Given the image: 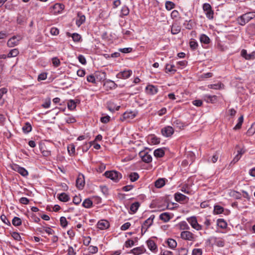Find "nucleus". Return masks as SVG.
<instances>
[{
    "mask_svg": "<svg viewBox=\"0 0 255 255\" xmlns=\"http://www.w3.org/2000/svg\"><path fill=\"white\" fill-rule=\"evenodd\" d=\"M111 117L109 116L102 117L100 119V121L104 124L108 123L110 120Z\"/></svg>",
    "mask_w": 255,
    "mask_h": 255,
    "instance_id": "obj_54",
    "label": "nucleus"
},
{
    "mask_svg": "<svg viewBox=\"0 0 255 255\" xmlns=\"http://www.w3.org/2000/svg\"><path fill=\"white\" fill-rule=\"evenodd\" d=\"M208 242L210 243L215 244L218 247H223L224 246V240L221 238H217L215 237H211L208 239Z\"/></svg>",
    "mask_w": 255,
    "mask_h": 255,
    "instance_id": "obj_5",
    "label": "nucleus"
},
{
    "mask_svg": "<svg viewBox=\"0 0 255 255\" xmlns=\"http://www.w3.org/2000/svg\"><path fill=\"white\" fill-rule=\"evenodd\" d=\"M139 203L138 202L132 203L130 207V210L132 213H135L139 207Z\"/></svg>",
    "mask_w": 255,
    "mask_h": 255,
    "instance_id": "obj_36",
    "label": "nucleus"
},
{
    "mask_svg": "<svg viewBox=\"0 0 255 255\" xmlns=\"http://www.w3.org/2000/svg\"><path fill=\"white\" fill-rule=\"evenodd\" d=\"M241 55L242 57L245 58L246 60H252L255 59V52H253L250 54H248L247 51L245 49H243L241 51Z\"/></svg>",
    "mask_w": 255,
    "mask_h": 255,
    "instance_id": "obj_14",
    "label": "nucleus"
},
{
    "mask_svg": "<svg viewBox=\"0 0 255 255\" xmlns=\"http://www.w3.org/2000/svg\"><path fill=\"white\" fill-rule=\"evenodd\" d=\"M12 223L14 226H18L21 224V220L19 218L14 217L12 219Z\"/></svg>",
    "mask_w": 255,
    "mask_h": 255,
    "instance_id": "obj_44",
    "label": "nucleus"
},
{
    "mask_svg": "<svg viewBox=\"0 0 255 255\" xmlns=\"http://www.w3.org/2000/svg\"><path fill=\"white\" fill-rule=\"evenodd\" d=\"M0 220H1V221L4 224H6L7 225H10V222L8 221V220L7 219V217L4 215H1L0 216Z\"/></svg>",
    "mask_w": 255,
    "mask_h": 255,
    "instance_id": "obj_53",
    "label": "nucleus"
},
{
    "mask_svg": "<svg viewBox=\"0 0 255 255\" xmlns=\"http://www.w3.org/2000/svg\"><path fill=\"white\" fill-rule=\"evenodd\" d=\"M128 177L131 182L136 181L139 177V175L136 172H131L129 175Z\"/></svg>",
    "mask_w": 255,
    "mask_h": 255,
    "instance_id": "obj_38",
    "label": "nucleus"
},
{
    "mask_svg": "<svg viewBox=\"0 0 255 255\" xmlns=\"http://www.w3.org/2000/svg\"><path fill=\"white\" fill-rule=\"evenodd\" d=\"M78 59L79 61L83 65H85L86 64V60L85 58V57L82 55H80L78 57Z\"/></svg>",
    "mask_w": 255,
    "mask_h": 255,
    "instance_id": "obj_61",
    "label": "nucleus"
},
{
    "mask_svg": "<svg viewBox=\"0 0 255 255\" xmlns=\"http://www.w3.org/2000/svg\"><path fill=\"white\" fill-rule=\"evenodd\" d=\"M19 54V51L17 49H13L8 53L7 57L8 58L16 57Z\"/></svg>",
    "mask_w": 255,
    "mask_h": 255,
    "instance_id": "obj_37",
    "label": "nucleus"
},
{
    "mask_svg": "<svg viewBox=\"0 0 255 255\" xmlns=\"http://www.w3.org/2000/svg\"><path fill=\"white\" fill-rule=\"evenodd\" d=\"M168 245L171 249H174L177 246V243L176 241L172 239H169L167 241Z\"/></svg>",
    "mask_w": 255,
    "mask_h": 255,
    "instance_id": "obj_42",
    "label": "nucleus"
},
{
    "mask_svg": "<svg viewBox=\"0 0 255 255\" xmlns=\"http://www.w3.org/2000/svg\"><path fill=\"white\" fill-rule=\"evenodd\" d=\"M255 133V128H253V126L247 131V134L249 136L253 135Z\"/></svg>",
    "mask_w": 255,
    "mask_h": 255,
    "instance_id": "obj_64",
    "label": "nucleus"
},
{
    "mask_svg": "<svg viewBox=\"0 0 255 255\" xmlns=\"http://www.w3.org/2000/svg\"><path fill=\"white\" fill-rule=\"evenodd\" d=\"M91 240V238L89 236L84 237L83 239V244L86 246H89Z\"/></svg>",
    "mask_w": 255,
    "mask_h": 255,
    "instance_id": "obj_60",
    "label": "nucleus"
},
{
    "mask_svg": "<svg viewBox=\"0 0 255 255\" xmlns=\"http://www.w3.org/2000/svg\"><path fill=\"white\" fill-rule=\"evenodd\" d=\"M135 116V113L132 111H127L123 114L121 119L122 121H124L127 120L132 119Z\"/></svg>",
    "mask_w": 255,
    "mask_h": 255,
    "instance_id": "obj_13",
    "label": "nucleus"
},
{
    "mask_svg": "<svg viewBox=\"0 0 255 255\" xmlns=\"http://www.w3.org/2000/svg\"><path fill=\"white\" fill-rule=\"evenodd\" d=\"M231 195L234 198L237 199H240L242 197L241 193L236 191H232L231 192Z\"/></svg>",
    "mask_w": 255,
    "mask_h": 255,
    "instance_id": "obj_50",
    "label": "nucleus"
},
{
    "mask_svg": "<svg viewBox=\"0 0 255 255\" xmlns=\"http://www.w3.org/2000/svg\"><path fill=\"white\" fill-rule=\"evenodd\" d=\"M187 221L191 226L196 230L200 231L202 229V226L198 224L197 218L195 216H192L187 219Z\"/></svg>",
    "mask_w": 255,
    "mask_h": 255,
    "instance_id": "obj_4",
    "label": "nucleus"
},
{
    "mask_svg": "<svg viewBox=\"0 0 255 255\" xmlns=\"http://www.w3.org/2000/svg\"><path fill=\"white\" fill-rule=\"evenodd\" d=\"M138 155L142 161L145 163H149L152 161V156L145 150L140 151Z\"/></svg>",
    "mask_w": 255,
    "mask_h": 255,
    "instance_id": "obj_6",
    "label": "nucleus"
},
{
    "mask_svg": "<svg viewBox=\"0 0 255 255\" xmlns=\"http://www.w3.org/2000/svg\"><path fill=\"white\" fill-rule=\"evenodd\" d=\"M52 64L54 66L57 67L60 64V61L59 59L57 57H54L52 59Z\"/></svg>",
    "mask_w": 255,
    "mask_h": 255,
    "instance_id": "obj_55",
    "label": "nucleus"
},
{
    "mask_svg": "<svg viewBox=\"0 0 255 255\" xmlns=\"http://www.w3.org/2000/svg\"><path fill=\"white\" fill-rule=\"evenodd\" d=\"M132 74L131 70H124L118 73L117 77L119 79H126L130 77Z\"/></svg>",
    "mask_w": 255,
    "mask_h": 255,
    "instance_id": "obj_12",
    "label": "nucleus"
},
{
    "mask_svg": "<svg viewBox=\"0 0 255 255\" xmlns=\"http://www.w3.org/2000/svg\"><path fill=\"white\" fill-rule=\"evenodd\" d=\"M67 149L70 155L74 154L75 151V146L73 144H69L67 147Z\"/></svg>",
    "mask_w": 255,
    "mask_h": 255,
    "instance_id": "obj_48",
    "label": "nucleus"
},
{
    "mask_svg": "<svg viewBox=\"0 0 255 255\" xmlns=\"http://www.w3.org/2000/svg\"><path fill=\"white\" fill-rule=\"evenodd\" d=\"M202 251L200 249H195L192 251V255H202Z\"/></svg>",
    "mask_w": 255,
    "mask_h": 255,
    "instance_id": "obj_62",
    "label": "nucleus"
},
{
    "mask_svg": "<svg viewBox=\"0 0 255 255\" xmlns=\"http://www.w3.org/2000/svg\"><path fill=\"white\" fill-rule=\"evenodd\" d=\"M179 15V13L177 10H173L171 13V17L172 19L177 18Z\"/></svg>",
    "mask_w": 255,
    "mask_h": 255,
    "instance_id": "obj_63",
    "label": "nucleus"
},
{
    "mask_svg": "<svg viewBox=\"0 0 255 255\" xmlns=\"http://www.w3.org/2000/svg\"><path fill=\"white\" fill-rule=\"evenodd\" d=\"M200 40L201 43L204 44H209L210 41V39L208 36L205 34H201L200 37Z\"/></svg>",
    "mask_w": 255,
    "mask_h": 255,
    "instance_id": "obj_31",
    "label": "nucleus"
},
{
    "mask_svg": "<svg viewBox=\"0 0 255 255\" xmlns=\"http://www.w3.org/2000/svg\"><path fill=\"white\" fill-rule=\"evenodd\" d=\"M162 135L166 137H170L174 133V130L171 126H166L163 128L161 130Z\"/></svg>",
    "mask_w": 255,
    "mask_h": 255,
    "instance_id": "obj_7",
    "label": "nucleus"
},
{
    "mask_svg": "<svg viewBox=\"0 0 255 255\" xmlns=\"http://www.w3.org/2000/svg\"><path fill=\"white\" fill-rule=\"evenodd\" d=\"M129 10L128 6L124 5L122 7L121 10V14L120 16L121 17H123L125 16H127L129 14Z\"/></svg>",
    "mask_w": 255,
    "mask_h": 255,
    "instance_id": "obj_28",
    "label": "nucleus"
},
{
    "mask_svg": "<svg viewBox=\"0 0 255 255\" xmlns=\"http://www.w3.org/2000/svg\"><path fill=\"white\" fill-rule=\"evenodd\" d=\"M110 226L109 223L105 220L99 221L97 223V227L100 230H105L109 228Z\"/></svg>",
    "mask_w": 255,
    "mask_h": 255,
    "instance_id": "obj_15",
    "label": "nucleus"
},
{
    "mask_svg": "<svg viewBox=\"0 0 255 255\" xmlns=\"http://www.w3.org/2000/svg\"><path fill=\"white\" fill-rule=\"evenodd\" d=\"M244 121V116L242 115L241 117H240L238 120V123L235 126V127L233 128L234 130H237L239 129H240L242 124Z\"/></svg>",
    "mask_w": 255,
    "mask_h": 255,
    "instance_id": "obj_33",
    "label": "nucleus"
},
{
    "mask_svg": "<svg viewBox=\"0 0 255 255\" xmlns=\"http://www.w3.org/2000/svg\"><path fill=\"white\" fill-rule=\"evenodd\" d=\"M65 122L68 124H72L76 122L75 118L73 116H67L65 118Z\"/></svg>",
    "mask_w": 255,
    "mask_h": 255,
    "instance_id": "obj_47",
    "label": "nucleus"
},
{
    "mask_svg": "<svg viewBox=\"0 0 255 255\" xmlns=\"http://www.w3.org/2000/svg\"><path fill=\"white\" fill-rule=\"evenodd\" d=\"M208 87L210 89H213L215 90H219L223 88L224 85L221 83H219L217 84H211L208 86Z\"/></svg>",
    "mask_w": 255,
    "mask_h": 255,
    "instance_id": "obj_35",
    "label": "nucleus"
},
{
    "mask_svg": "<svg viewBox=\"0 0 255 255\" xmlns=\"http://www.w3.org/2000/svg\"><path fill=\"white\" fill-rule=\"evenodd\" d=\"M22 129V131H23L24 133H28L31 131L32 127H31V124L27 122V123H25V124L23 126Z\"/></svg>",
    "mask_w": 255,
    "mask_h": 255,
    "instance_id": "obj_25",
    "label": "nucleus"
},
{
    "mask_svg": "<svg viewBox=\"0 0 255 255\" xmlns=\"http://www.w3.org/2000/svg\"><path fill=\"white\" fill-rule=\"evenodd\" d=\"M174 198L175 201L179 202L186 201L188 199L187 196L180 193H175L174 195Z\"/></svg>",
    "mask_w": 255,
    "mask_h": 255,
    "instance_id": "obj_19",
    "label": "nucleus"
},
{
    "mask_svg": "<svg viewBox=\"0 0 255 255\" xmlns=\"http://www.w3.org/2000/svg\"><path fill=\"white\" fill-rule=\"evenodd\" d=\"M104 86L106 87L110 88V89H114L117 87V85L115 82L111 80L107 81L105 83Z\"/></svg>",
    "mask_w": 255,
    "mask_h": 255,
    "instance_id": "obj_39",
    "label": "nucleus"
},
{
    "mask_svg": "<svg viewBox=\"0 0 255 255\" xmlns=\"http://www.w3.org/2000/svg\"><path fill=\"white\" fill-rule=\"evenodd\" d=\"M12 169L15 171L19 173L22 176L25 177L27 176L28 174V172L27 170H26L24 168L19 166L17 164H13L12 165Z\"/></svg>",
    "mask_w": 255,
    "mask_h": 255,
    "instance_id": "obj_11",
    "label": "nucleus"
},
{
    "mask_svg": "<svg viewBox=\"0 0 255 255\" xmlns=\"http://www.w3.org/2000/svg\"><path fill=\"white\" fill-rule=\"evenodd\" d=\"M72 37L75 42H79L81 38V35L77 33H73Z\"/></svg>",
    "mask_w": 255,
    "mask_h": 255,
    "instance_id": "obj_56",
    "label": "nucleus"
},
{
    "mask_svg": "<svg viewBox=\"0 0 255 255\" xmlns=\"http://www.w3.org/2000/svg\"><path fill=\"white\" fill-rule=\"evenodd\" d=\"M251 20V19L250 17L247 13L243 14L242 15H240L237 18V19L238 24L242 26L245 25Z\"/></svg>",
    "mask_w": 255,
    "mask_h": 255,
    "instance_id": "obj_9",
    "label": "nucleus"
},
{
    "mask_svg": "<svg viewBox=\"0 0 255 255\" xmlns=\"http://www.w3.org/2000/svg\"><path fill=\"white\" fill-rule=\"evenodd\" d=\"M224 211V209L222 207L219 205H216L214 206V212L217 214L222 213Z\"/></svg>",
    "mask_w": 255,
    "mask_h": 255,
    "instance_id": "obj_45",
    "label": "nucleus"
},
{
    "mask_svg": "<svg viewBox=\"0 0 255 255\" xmlns=\"http://www.w3.org/2000/svg\"><path fill=\"white\" fill-rule=\"evenodd\" d=\"M217 225L219 227L222 229H225L227 227V222L223 219H218L217 221Z\"/></svg>",
    "mask_w": 255,
    "mask_h": 255,
    "instance_id": "obj_27",
    "label": "nucleus"
},
{
    "mask_svg": "<svg viewBox=\"0 0 255 255\" xmlns=\"http://www.w3.org/2000/svg\"><path fill=\"white\" fill-rule=\"evenodd\" d=\"M179 228L182 230H188L190 229L189 226L185 221H182L178 224Z\"/></svg>",
    "mask_w": 255,
    "mask_h": 255,
    "instance_id": "obj_40",
    "label": "nucleus"
},
{
    "mask_svg": "<svg viewBox=\"0 0 255 255\" xmlns=\"http://www.w3.org/2000/svg\"><path fill=\"white\" fill-rule=\"evenodd\" d=\"M21 40V37L20 35L13 36L8 40L7 45L9 47H14L18 45Z\"/></svg>",
    "mask_w": 255,
    "mask_h": 255,
    "instance_id": "obj_8",
    "label": "nucleus"
},
{
    "mask_svg": "<svg viewBox=\"0 0 255 255\" xmlns=\"http://www.w3.org/2000/svg\"><path fill=\"white\" fill-rule=\"evenodd\" d=\"M7 92V89L5 88H2L0 89V101H2V97L4 94H5Z\"/></svg>",
    "mask_w": 255,
    "mask_h": 255,
    "instance_id": "obj_59",
    "label": "nucleus"
},
{
    "mask_svg": "<svg viewBox=\"0 0 255 255\" xmlns=\"http://www.w3.org/2000/svg\"><path fill=\"white\" fill-rule=\"evenodd\" d=\"M147 246L148 249L152 251H155L157 250V246L154 241L148 240L147 241Z\"/></svg>",
    "mask_w": 255,
    "mask_h": 255,
    "instance_id": "obj_23",
    "label": "nucleus"
},
{
    "mask_svg": "<svg viewBox=\"0 0 255 255\" xmlns=\"http://www.w3.org/2000/svg\"><path fill=\"white\" fill-rule=\"evenodd\" d=\"M76 103L73 100H70L68 103V108L70 110H74L76 108Z\"/></svg>",
    "mask_w": 255,
    "mask_h": 255,
    "instance_id": "obj_52",
    "label": "nucleus"
},
{
    "mask_svg": "<svg viewBox=\"0 0 255 255\" xmlns=\"http://www.w3.org/2000/svg\"><path fill=\"white\" fill-rule=\"evenodd\" d=\"M172 218V216L169 213L165 212L161 214L159 216V219L164 222H168Z\"/></svg>",
    "mask_w": 255,
    "mask_h": 255,
    "instance_id": "obj_20",
    "label": "nucleus"
},
{
    "mask_svg": "<svg viewBox=\"0 0 255 255\" xmlns=\"http://www.w3.org/2000/svg\"><path fill=\"white\" fill-rule=\"evenodd\" d=\"M180 237L184 240L191 242L195 241L196 239L195 235L188 231H182L180 234Z\"/></svg>",
    "mask_w": 255,
    "mask_h": 255,
    "instance_id": "obj_3",
    "label": "nucleus"
},
{
    "mask_svg": "<svg viewBox=\"0 0 255 255\" xmlns=\"http://www.w3.org/2000/svg\"><path fill=\"white\" fill-rule=\"evenodd\" d=\"M181 30L180 26L177 24H174L171 27V31L173 34H176L180 32Z\"/></svg>",
    "mask_w": 255,
    "mask_h": 255,
    "instance_id": "obj_26",
    "label": "nucleus"
},
{
    "mask_svg": "<svg viewBox=\"0 0 255 255\" xmlns=\"http://www.w3.org/2000/svg\"><path fill=\"white\" fill-rule=\"evenodd\" d=\"M78 18L76 20V25L79 27L85 21V16L84 15L78 14Z\"/></svg>",
    "mask_w": 255,
    "mask_h": 255,
    "instance_id": "obj_24",
    "label": "nucleus"
},
{
    "mask_svg": "<svg viewBox=\"0 0 255 255\" xmlns=\"http://www.w3.org/2000/svg\"><path fill=\"white\" fill-rule=\"evenodd\" d=\"M146 250L143 246L135 248L130 251V253L134 255H139L144 253Z\"/></svg>",
    "mask_w": 255,
    "mask_h": 255,
    "instance_id": "obj_17",
    "label": "nucleus"
},
{
    "mask_svg": "<svg viewBox=\"0 0 255 255\" xmlns=\"http://www.w3.org/2000/svg\"><path fill=\"white\" fill-rule=\"evenodd\" d=\"M165 179L163 178H159L155 182V186L156 188H160L165 185Z\"/></svg>",
    "mask_w": 255,
    "mask_h": 255,
    "instance_id": "obj_30",
    "label": "nucleus"
},
{
    "mask_svg": "<svg viewBox=\"0 0 255 255\" xmlns=\"http://www.w3.org/2000/svg\"><path fill=\"white\" fill-rule=\"evenodd\" d=\"M165 6L166 10L169 11L175 7V4L172 1H166L165 3Z\"/></svg>",
    "mask_w": 255,
    "mask_h": 255,
    "instance_id": "obj_34",
    "label": "nucleus"
},
{
    "mask_svg": "<svg viewBox=\"0 0 255 255\" xmlns=\"http://www.w3.org/2000/svg\"><path fill=\"white\" fill-rule=\"evenodd\" d=\"M154 217L155 216L154 215H152L144 222L143 224L142 225V232L144 230V232H145L148 229V228L152 225Z\"/></svg>",
    "mask_w": 255,
    "mask_h": 255,
    "instance_id": "obj_10",
    "label": "nucleus"
},
{
    "mask_svg": "<svg viewBox=\"0 0 255 255\" xmlns=\"http://www.w3.org/2000/svg\"><path fill=\"white\" fill-rule=\"evenodd\" d=\"M204 100L207 103H215L217 101V97L215 95H205L203 96Z\"/></svg>",
    "mask_w": 255,
    "mask_h": 255,
    "instance_id": "obj_18",
    "label": "nucleus"
},
{
    "mask_svg": "<svg viewBox=\"0 0 255 255\" xmlns=\"http://www.w3.org/2000/svg\"><path fill=\"white\" fill-rule=\"evenodd\" d=\"M149 139L150 143L152 144H157L160 142V139L154 135H151Z\"/></svg>",
    "mask_w": 255,
    "mask_h": 255,
    "instance_id": "obj_41",
    "label": "nucleus"
},
{
    "mask_svg": "<svg viewBox=\"0 0 255 255\" xmlns=\"http://www.w3.org/2000/svg\"><path fill=\"white\" fill-rule=\"evenodd\" d=\"M174 67L175 66L174 65L167 64L165 67L166 72H172L174 73L176 71L175 69H174Z\"/></svg>",
    "mask_w": 255,
    "mask_h": 255,
    "instance_id": "obj_43",
    "label": "nucleus"
},
{
    "mask_svg": "<svg viewBox=\"0 0 255 255\" xmlns=\"http://www.w3.org/2000/svg\"><path fill=\"white\" fill-rule=\"evenodd\" d=\"M58 198L60 201L64 202H67L70 200L69 195L65 193L59 194Z\"/></svg>",
    "mask_w": 255,
    "mask_h": 255,
    "instance_id": "obj_22",
    "label": "nucleus"
},
{
    "mask_svg": "<svg viewBox=\"0 0 255 255\" xmlns=\"http://www.w3.org/2000/svg\"><path fill=\"white\" fill-rule=\"evenodd\" d=\"M88 250L91 254H96L98 251V249L96 246H90L88 247Z\"/></svg>",
    "mask_w": 255,
    "mask_h": 255,
    "instance_id": "obj_49",
    "label": "nucleus"
},
{
    "mask_svg": "<svg viewBox=\"0 0 255 255\" xmlns=\"http://www.w3.org/2000/svg\"><path fill=\"white\" fill-rule=\"evenodd\" d=\"M189 45L190 48L193 50L196 49L198 45L197 42L194 39L190 41Z\"/></svg>",
    "mask_w": 255,
    "mask_h": 255,
    "instance_id": "obj_46",
    "label": "nucleus"
},
{
    "mask_svg": "<svg viewBox=\"0 0 255 255\" xmlns=\"http://www.w3.org/2000/svg\"><path fill=\"white\" fill-rule=\"evenodd\" d=\"M87 80L89 82L95 84L96 83V79L93 75H90L87 76Z\"/></svg>",
    "mask_w": 255,
    "mask_h": 255,
    "instance_id": "obj_58",
    "label": "nucleus"
},
{
    "mask_svg": "<svg viewBox=\"0 0 255 255\" xmlns=\"http://www.w3.org/2000/svg\"><path fill=\"white\" fill-rule=\"evenodd\" d=\"M145 89L146 93L149 95H155L158 92L157 88L151 85H147Z\"/></svg>",
    "mask_w": 255,
    "mask_h": 255,
    "instance_id": "obj_16",
    "label": "nucleus"
},
{
    "mask_svg": "<svg viewBox=\"0 0 255 255\" xmlns=\"http://www.w3.org/2000/svg\"><path fill=\"white\" fill-rule=\"evenodd\" d=\"M85 184L84 180V177L83 175H79L76 180V186L79 188L81 189L83 187Z\"/></svg>",
    "mask_w": 255,
    "mask_h": 255,
    "instance_id": "obj_21",
    "label": "nucleus"
},
{
    "mask_svg": "<svg viewBox=\"0 0 255 255\" xmlns=\"http://www.w3.org/2000/svg\"><path fill=\"white\" fill-rule=\"evenodd\" d=\"M51 105L50 99H46L42 105V107L44 108L47 109L50 107Z\"/></svg>",
    "mask_w": 255,
    "mask_h": 255,
    "instance_id": "obj_57",
    "label": "nucleus"
},
{
    "mask_svg": "<svg viewBox=\"0 0 255 255\" xmlns=\"http://www.w3.org/2000/svg\"><path fill=\"white\" fill-rule=\"evenodd\" d=\"M105 176L111 179L115 182H118L122 177V175L118 171L112 170L108 171L105 172Z\"/></svg>",
    "mask_w": 255,
    "mask_h": 255,
    "instance_id": "obj_1",
    "label": "nucleus"
},
{
    "mask_svg": "<svg viewBox=\"0 0 255 255\" xmlns=\"http://www.w3.org/2000/svg\"><path fill=\"white\" fill-rule=\"evenodd\" d=\"M203 9L205 13L206 17L209 19H212L214 17V11L212 9L211 5L208 3H205L203 5Z\"/></svg>",
    "mask_w": 255,
    "mask_h": 255,
    "instance_id": "obj_2",
    "label": "nucleus"
},
{
    "mask_svg": "<svg viewBox=\"0 0 255 255\" xmlns=\"http://www.w3.org/2000/svg\"><path fill=\"white\" fill-rule=\"evenodd\" d=\"M60 224L62 227L65 228L68 224V222L65 217H61L60 219Z\"/></svg>",
    "mask_w": 255,
    "mask_h": 255,
    "instance_id": "obj_51",
    "label": "nucleus"
},
{
    "mask_svg": "<svg viewBox=\"0 0 255 255\" xmlns=\"http://www.w3.org/2000/svg\"><path fill=\"white\" fill-rule=\"evenodd\" d=\"M93 202L89 198L86 199L82 203V206L86 208L92 207Z\"/></svg>",
    "mask_w": 255,
    "mask_h": 255,
    "instance_id": "obj_32",
    "label": "nucleus"
},
{
    "mask_svg": "<svg viewBox=\"0 0 255 255\" xmlns=\"http://www.w3.org/2000/svg\"><path fill=\"white\" fill-rule=\"evenodd\" d=\"M164 154V151L162 148H158L154 151V155L156 157H162Z\"/></svg>",
    "mask_w": 255,
    "mask_h": 255,
    "instance_id": "obj_29",
    "label": "nucleus"
}]
</instances>
